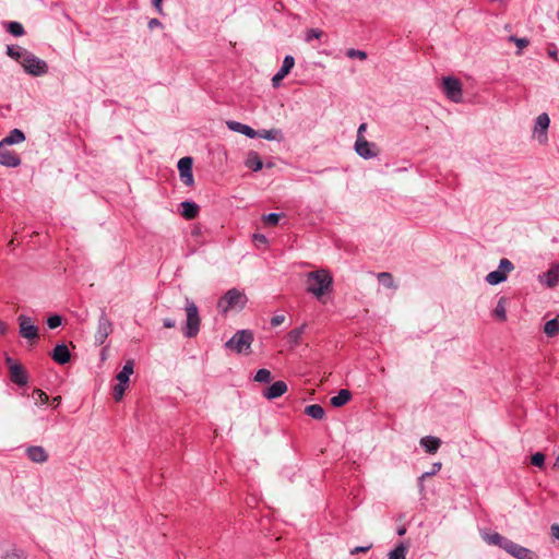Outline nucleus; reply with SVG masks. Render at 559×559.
Listing matches in <instances>:
<instances>
[{"label":"nucleus","instance_id":"obj_1","mask_svg":"<svg viewBox=\"0 0 559 559\" xmlns=\"http://www.w3.org/2000/svg\"><path fill=\"white\" fill-rule=\"evenodd\" d=\"M307 292L320 299L328 293L333 284V278L325 270H318L307 274Z\"/></svg>","mask_w":559,"mask_h":559},{"label":"nucleus","instance_id":"obj_2","mask_svg":"<svg viewBox=\"0 0 559 559\" xmlns=\"http://www.w3.org/2000/svg\"><path fill=\"white\" fill-rule=\"evenodd\" d=\"M247 304V296L245 293L231 288L225 293L224 296L218 300L217 307L223 313H227L230 310L238 309L241 310L245 308Z\"/></svg>","mask_w":559,"mask_h":559},{"label":"nucleus","instance_id":"obj_3","mask_svg":"<svg viewBox=\"0 0 559 559\" xmlns=\"http://www.w3.org/2000/svg\"><path fill=\"white\" fill-rule=\"evenodd\" d=\"M185 310H186L187 319H186L185 326L182 328V332H183L185 336L192 338V337L197 336V334L200 331L201 320H200V316H199V309L193 301H191L187 298Z\"/></svg>","mask_w":559,"mask_h":559},{"label":"nucleus","instance_id":"obj_4","mask_svg":"<svg viewBox=\"0 0 559 559\" xmlns=\"http://www.w3.org/2000/svg\"><path fill=\"white\" fill-rule=\"evenodd\" d=\"M134 361L132 359L127 360L122 369L116 376L118 383L114 386L112 395L115 401L119 402L128 388L130 376L133 373Z\"/></svg>","mask_w":559,"mask_h":559},{"label":"nucleus","instance_id":"obj_5","mask_svg":"<svg viewBox=\"0 0 559 559\" xmlns=\"http://www.w3.org/2000/svg\"><path fill=\"white\" fill-rule=\"evenodd\" d=\"M21 66L26 73L33 76H41L48 72V64L43 59L28 51L24 53Z\"/></svg>","mask_w":559,"mask_h":559},{"label":"nucleus","instance_id":"obj_6","mask_svg":"<svg viewBox=\"0 0 559 559\" xmlns=\"http://www.w3.org/2000/svg\"><path fill=\"white\" fill-rule=\"evenodd\" d=\"M253 342V334L248 330H240L228 340L225 346L236 353H243L248 350Z\"/></svg>","mask_w":559,"mask_h":559},{"label":"nucleus","instance_id":"obj_7","mask_svg":"<svg viewBox=\"0 0 559 559\" xmlns=\"http://www.w3.org/2000/svg\"><path fill=\"white\" fill-rule=\"evenodd\" d=\"M513 263L509 259L503 258L499 262L498 270L488 273L485 280L490 285H498L507 281L508 274L513 271Z\"/></svg>","mask_w":559,"mask_h":559},{"label":"nucleus","instance_id":"obj_8","mask_svg":"<svg viewBox=\"0 0 559 559\" xmlns=\"http://www.w3.org/2000/svg\"><path fill=\"white\" fill-rule=\"evenodd\" d=\"M19 333L20 335L31 342H35L38 338V328L34 324L31 317L21 314L17 318Z\"/></svg>","mask_w":559,"mask_h":559},{"label":"nucleus","instance_id":"obj_9","mask_svg":"<svg viewBox=\"0 0 559 559\" xmlns=\"http://www.w3.org/2000/svg\"><path fill=\"white\" fill-rule=\"evenodd\" d=\"M443 92L445 96L454 103H460L462 100V84L453 76H447L443 79Z\"/></svg>","mask_w":559,"mask_h":559},{"label":"nucleus","instance_id":"obj_10","mask_svg":"<svg viewBox=\"0 0 559 559\" xmlns=\"http://www.w3.org/2000/svg\"><path fill=\"white\" fill-rule=\"evenodd\" d=\"M550 119L546 112L540 114L534 126V136L537 139L539 144H545L548 141L547 131L549 128Z\"/></svg>","mask_w":559,"mask_h":559},{"label":"nucleus","instance_id":"obj_11","mask_svg":"<svg viewBox=\"0 0 559 559\" xmlns=\"http://www.w3.org/2000/svg\"><path fill=\"white\" fill-rule=\"evenodd\" d=\"M111 332H112V323L106 317V314L104 312H102V314L98 319V325H97V330H96V333L94 336L95 344L103 345Z\"/></svg>","mask_w":559,"mask_h":559},{"label":"nucleus","instance_id":"obj_12","mask_svg":"<svg viewBox=\"0 0 559 559\" xmlns=\"http://www.w3.org/2000/svg\"><path fill=\"white\" fill-rule=\"evenodd\" d=\"M537 280L542 285L555 288L559 284V262L551 263L549 270L540 273Z\"/></svg>","mask_w":559,"mask_h":559},{"label":"nucleus","instance_id":"obj_13","mask_svg":"<svg viewBox=\"0 0 559 559\" xmlns=\"http://www.w3.org/2000/svg\"><path fill=\"white\" fill-rule=\"evenodd\" d=\"M192 164L193 159L190 156L182 157L178 162L180 179L188 187H191L194 183Z\"/></svg>","mask_w":559,"mask_h":559},{"label":"nucleus","instance_id":"obj_14","mask_svg":"<svg viewBox=\"0 0 559 559\" xmlns=\"http://www.w3.org/2000/svg\"><path fill=\"white\" fill-rule=\"evenodd\" d=\"M355 151L365 159H370L378 155L376 144L367 141L366 139H356Z\"/></svg>","mask_w":559,"mask_h":559},{"label":"nucleus","instance_id":"obj_15","mask_svg":"<svg viewBox=\"0 0 559 559\" xmlns=\"http://www.w3.org/2000/svg\"><path fill=\"white\" fill-rule=\"evenodd\" d=\"M0 164L7 167H17L21 164L19 155L2 142H0Z\"/></svg>","mask_w":559,"mask_h":559},{"label":"nucleus","instance_id":"obj_16","mask_svg":"<svg viewBox=\"0 0 559 559\" xmlns=\"http://www.w3.org/2000/svg\"><path fill=\"white\" fill-rule=\"evenodd\" d=\"M504 551L516 559H538V556L533 550L523 547L512 540H510Z\"/></svg>","mask_w":559,"mask_h":559},{"label":"nucleus","instance_id":"obj_17","mask_svg":"<svg viewBox=\"0 0 559 559\" xmlns=\"http://www.w3.org/2000/svg\"><path fill=\"white\" fill-rule=\"evenodd\" d=\"M295 66V59L293 56H286L284 58L283 64L278 72L272 78V85L274 87H278L282 80L290 72V70Z\"/></svg>","mask_w":559,"mask_h":559},{"label":"nucleus","instance_id":"obj_18","mask_svg":"<svg viewBox=\"0 0 559 559\" xmlns=\"http://www.w3.org/2000/svg\"><path fill=\"white\" fill-rule=\"evenodd\" d=\"M287 391V384L284 381H276L263 390L262 395L266 400H274L282 396Z\"/></svg>","mask_w":559,"mask_h":559},{"label":"nucleus","instance_id":"obj_19","mask_svg":"<svg viewBox=\"0 0 559 559\" xmlns=\"http://www.w3.org/2000/svg\"><path fill=\"white\" fill-rule=\"evenodd\" d=\"M27 457L34 463H45L48 460V454L43 447L32 445L26 449Z\"/></svg>","mask_w":559,"mask_h":559},{"label":"nucleus","instance_id":"obj_20","mask_svg":"<svg viewBox=\"0 0 559 559\" xmlns=\"http://www.w3.org/2000/svg\"><path fill=\"white\" fill-rule=\"evenodd\" d=\"M481 537L487 544L498 546V547L502 548L503 550H506L507 546L509 545V543L511 540L496 532L495 533H483Z\"/></svg>","mask_w":559,"mask_h":559},{"label":"nucleus","instance_id":"obj_21","mask_svg":"<svg viewBox=\"0 0 559 559\" xmlns=\"http://www.w3.org/2000/svg\"><path fill=\"white\" fill-rule=\"evenodd\" d=\"M70 350L64 344H58L53 348L51 358L59 365H66L70 361Z\"/></svg>","mask_w":559,"mask_h":559},{"label":"nucleus","instance_id":"obj_22","mask_svg":"<svg viewBox=\"0 0 559 559\" xmlns=\"http://www.w3.org/2000/svg\"><path fill=\"white\" fill-rule=\"evenodd\" d=\"M11 380L17 385H25L27 383V374L21 365H10Z\"/></svg>","mask_w":559,"mask_h":559},{"label":"nucleus","instance_id":"obj_23","mask_svg":"<svg viewBox=\"0 0 559 559\" xmlns=\"http://www.w3.org/2000/svg\"><path fill=\"white\" fill-rule=\"evenodd\" d=\"M227 127L229 130L245 134L250 139H254L258 135V132L254 129L238 121H227Z\"/></svg>","mask_w":559,"mask_h":559},{"label":"nucleus","instance_id":"obj_24","mask_svg":"<svg viewBox=\"0 0 559 559\" xmlns=\"http://www.w3.org/2000/svg\"><path fill=\"white\" fill-rule=\"evenodd\" d=\"M419 443L427 453L435 454L441 445V440L433 436H426L420 439Z\"/></svg>","mask_w":559,"mask_h":559},{"label":"nucleus","instance_id":"obj_25","mask_svg":"<svg viewBox=\"0 0 559 559\" xmlns=\"http://www.w3.org/2000/svg\"><path fill=\"white\" fill-rule=\"evenodd\" d=\"M0 557L2 559H26V554L23 549L12 545L7 549H1Z\"/></svg>","mask_w":559,"mask_h":559},{"label":"nucleus","instance_id":"obj_26","mask_svg":"<svg viewBox=\"0 0 559 559\" xmlns=\"http://www.w3.org/2000/svg\"><path fill=\"white\" fill-rule=\"evenodd\" d=\"M181 215L186 219H193L199 213V206L194 202L183 201L181 204Z\"/></svg>","mask_w":559,"mask_h":559},{"label":"nucleus","instance_id":"obj_27","mask_svg":"<svg viewBox=\"0 0 559 559\" xmlns=\"http://www.w3.org/2000/svg\"><path fill=\"white\" fill-rule=\"evenodd\" d=\"M304 331H305V324L288 332L287 343L289 344L290 349H293L299 345L302 334H304Z\"/></svg>","mask_w":559,"mask_h":559},{"label":"nucleus","instance_id":"obj_28","mask_svg":"<svg viewBox=\"0 0 559 559\" xmlns=\"http://www.w3.org/2000/svg\"><path fill=\"white\" fill-rule=\"evenodd\" d=\"M352 393L349 390L342 389L338 393L331 399V405L334 407H341L349 402Z\"/></svg>","mask_w":559,"mask_h":559},{"label":"nucleus","instance_id":"obj_29","mask_svg":"<svg viewBox=\"0 0 559 559\" xmlns=\"http://www.w3.org/2000/svg\"><path fill=\"white\" fill-rule=\"evenodd\" d=\"M246 166L253 171H259L263 167V163L257 152H250L246 159Z\"/></svg>","mask_w":559,"mask_h":559},{"label":"nucleus","instance_id":"obj_30","mask_svg":"<svg viewBox=\"0 0 559 559\" xmlns=\"http://www.w3.org/2000/svg\"><path fill=\"white\" fill-rule=\"evenodd\" d=\"M257 138H262L269 141H281L283 139L282 131L280 129L260 130L257 131Z\"/></svg>","mask_w":559,"mask_h":559},{"label":"nucleus","instance_id":"obj_31","mask_svg":"<svg viewBox=\"0 0 559 559\" xmlns=\"http://www.w3.org/2000/svg\"><path fill=\"white\" fill-rule=\"evenodd\" d=\"M25 140L24 133L19 129L10 131L9 135L5 136L1 142L7 145L19 144Z\"/></svg>","mask_w":559,"mask_h":559},{"label":"nucleus","instance_id":"obj_32","mask_svg":"<svg viewBox=\"0 0 559 559\" xmlns=\"http://www.w3.org/2000/svg\"><path fill=\"white\" fill-rule=\"evenodd\" d=\"M305 414L313 419L321 420L324 417L325 412L321 405L311 404V405L306 406Z\"/></svg>","mask_w":559,"mask_h":559},{"label":"nucleus","instance_id":"obj_33","mask_svg":"<svg viewBox=\"0 0 559 559\" xmlns=\"http://www.w3.org/2000/svg\"><path fill=\"white\" fill-rule=\"evenodd\" d=\"M409 546L404 542L400 543L388 554V559H405Z\"/></svg>","mask_w":559,"mask_h":559},{"label":"nucleus","instance_id":"obj_34","mask_svg":"<svg viewBox=\"0 0 559 559\" xmlns=\"http://www.w3.org/2000/svg\"><path fill=\"white\" fill-rule=\"evenodd\" d=\"M28 50H26L25 48H22L20 46H14V45H9L7 47V53L9 57H11L12 59L19 61L20 63H22V60L24 59V53H27Z\"/></svg>","mask_w":559,"mask_h":559},{"label":"nucleus","instance_id":"obj_35","mask_svg":"<svg viewBox=\"0 0 559 559\" xmlns=\"http://www.w3.org/2000/svg\"><path fill=\"white\" fill-rule=\"evenodd\" d=\"M544 332L547 336L554 337L559 333V321L558 319H551L544 325Z\"/></svg>","mask_w":559,"mask_h":559},{"label":"nucleus","instance_id":"obj_36","mask_svg":"<svg viewBox=\"0 0 559 559\" xmlns=\"http://www.w3.org/2000/svg\"><path fill=\"white\" fill-rule=\"evenodd\" d=\"M493 316L496 318H498L499 320L501 321H506L507 319V310H506V298L504 297H501L498 302H497V306L493 310Z\"/></svg>","mask_w":559,"mask_h":559},{"label":"nucleus","instance_id":"obj_37","mask_svg":"<svg viewBox=\"0 0 559 559\" xmlns=\"http://www.w3.org/2000/svg\"><path fill=\"white\" fill-rule=\"evenodd\" d=\"M378 281L380 284H382L384 287L388 288H396L394 285L393 276L391 273L388 272H381L378 274Z\"/></svg>","mask_w":559,"mask_h":559},{"label":"nucleus","instance_id":"obj_38","mask_svg":"<svg viewBox=\"0 0 559 559\" xmlns=\"http://www.w3.org/2000/svg\"><path fill=\"white\" fill-rule=\"evenodd\" d=\"M272 380L271 371L267 369H259L254 376V381L269 383Z\"/></svg>","mask_w":559,"mask_h":559},{"label":"nucleus","instance_id":"obj_39","mask_svg":"<svg viewBox=\"0 0 559 559\" xmlns=\"http://www.w3.org/2000/svg\"><path fill=\"white\" fill-rule=\"evenodd\" d=\"M7 29L13 36H22L25 33L23 25L21 23H19V22H10V23H8Z\"/></svg>","mask_w":559,"mask_h":559},{"label":"nucleus","instance_id":"obj_40","mask_svg":"<svg viewBox=\"0 0 559 559\" xmlns=\"http://www.w3.org/2000/svg\"><path fill=\"white\" fill-rule=\"evenodd\" d=\"M323 36V32L319 28H309L305 34V40L307 43L312 41L313 39H320Z\"/></svg>","mask_w":559,"mask_h":559},{"label":"nucleus","instance_id":"obj_41","mask_svg":"<svg viewBox=\"0 0 559 559\" xmlns=\"http://www.w3.org/2000/svg\"><path fill=\"white\" fill-rule=\"evenodd\" d=\"M509 40L513 41L518 47V55L522 53V50L528 46L530 40L527 38H518L515 36H510Z\"/></svg>","mask_w":559,"mask_h":559},{"label":"nucleus","instance_id":"obj_42","mask_svg":"<svg viewBox=\"0 0 559 559\" xmlns=\"http://www.w3.org/2000/svg\"><path fill=\"white\" fill-rule=\"evenodd\" d=\"M32 396L35 400L36 404L39 403L41 405L46 404L48 402V400H49L48 395L44 391H41L39 389H35L33 391Z\"/></svg>","mask_w":559,"mask_h":559},{"label":"nucleus","instance_id":"obj_43","mask_svg":"<svg viewBox=\"0 0 559 559\" xmlns=\"http://www.w3.org/2000/svg\"><path fill=\"white\" fill-rule=\"evenodd\" d=\"M531 463L534 466L543 467L545 463V455L540 452H537L531 456Z\"/></svg>","mask_w":559,"mask_h":559},{"label":"nucleus","instance_id":"obj_44","mask_svg":"<svg viewBox=\"0 0 559 559\" xmlns=\"http://www.w3.org/2000/svg\"><path fill=\"white\" fill-rule=\"evenodd\" d=\"M442 467V464L440 462H436L432 464V468L430 469V472H425L420 477H419V480H424L425 478L427 477H431L433 476L435 474H437Z\"/></svg>","mask_w":559,"mask_h":559},{"label":"nucleus","instance_id":"obj_45","mask_svg":"<svg viewBox=\"0 0 559 559\" xmlns=\"http://www.w3.org/2000/svg\"><path fill=\"white\" fill-rule=\"evenodd\" d=\"M346 56L348 58H358L360 60H365L367 58V53L362 50H357V49H354V48H350L347 50L346 52Z\"/></svg>","mask_w":559,"mask_h":559},{"label":"nucleus","instance_id":"obj_46","mask_svg":"<svg viewBox=\"0 0 559 559\" xmlns=\"http://www.w3.org/2000/svg\"><path fill=\"white\" fill-rule=\"evenodd\" d=\"M61 323H62V319L58 314L51 316L47 320V325L49 326V329H56L59 325H61Z\"/></svg>","mask_w":559,"mask_h":559},{"label":"nucleus","instance_id":"obj_47","mask_svg":"<svg viewBox=\"0 0 559 559\" xmlns=\"http://www.w3.org/2000/svg\"><path fill=\"white\" fill-rule=\"evenodd\" d=\"M281 215L277 213H270L264 216V222L270 225H276L280 221Z\"/></svg>","mask_w":559,"mask_h":559},{"label":"nucleus","instance_id":"obj_48","mask_svg":"<svg viewBox=\"0 0 559 559\" xmlns=\"http://www.w3.org/2000/svg\"><path fill=\"white\" fill-rule=\"evenodd\" d=\"M372 548V544H369L367 546H357L350 550L352 555H356L359 552H367Z\"/></svg>","mask_w":559,"mask_h":559},{"label":"nucleus","instance_id":"obj_49","mask_svg":"<svg viewBox=\"0 0 559 559\" xmlns=\"http://www.w3.org/2000/svg\"><path fill=\"white\" fill-rule=\"evenodd\" d=\"M285 321L284 314H276L271 319V325L272 326H278Z\"/></svg>","mask_w":559,"mask_h":559},{"label":"nucleus","instance_id":"obj_50","mask_svg":"<svg viewBox=\"0 0 559 559\" xmlns=\"http://www.w3.org/2000/svg\"><path fill=\"white\" fill-rule=\"evenodd\" d=\"M163 24L162 22L158 20V19H151L147 23V27L152 31L154 28H157V27H162Z\"/></svg>","mask_w":559,"mask_h":559},{"label":"nucleus","instance_id":"obj_51","mask_svg":"<svg viewBox=\"0 0 559 559\" xmlns=\"http://www.w3.org/2000/svg\"><path fill=\"white\" fill-rule=\"evenodd\" d=\"M163 325L164 328L166 329H173L176 326V320L175 319H171V318H166L164 319L163 321Z\"/></svg>","mask_w":559,"mask_h":559},{"label":"nucleus","instance_id":"obj_52","mask_svg":"<svg viewBox=\"0 0 559 559\" xmlns=\"http://www.w3.org/2000/svg\"><path fill=\"white\" fill-rule=\"evenodd\" d=\"M152 4H153V7L156 9V11L159 14H164V12H163V0H153Z\"/></svg>","mask_w":559,"mask_h":559},{"label":"nucleus","instance_id":"obj_53","mask_svg":"<svg viewBox=\"0 0 559 559\" xmlns=\"http://www.w3.org/2000/svg\"><path fill=\"white\" fill-rule=\"evenodd\" d=\"M367 129V124L366 123H361L359 127H358V130H357V139H365L364 136V133Z\"/></svg>","mask_w":559,"mask_h":559},{"label":"nucleus","instance_id":"obj_54","mask_svg":"<svg viewBox=\"0 0 559 559\" xmlns=\"http://www.w3.org/2000/svg\"><path fill=\"white\" fill-rule=\"evenodd\" d=\"M253 239L254 241H257L258 243H266L267 242V239L264 235L262 234H254L253 235Z\"/></svg>","mask_w":559,"mask_h":559},{"label":"nucleus","instance_id":"obj_55","mask_svg":"<svg viewBox=\"0 0 559 559\" xmlns=\"http://www.w3.org/2000/svg\"><path fill=\"white\" fill-rule=\"evenodd\" d=\"M550 530H551L552 536L556 537L557 539H559V525L552 524Z\"/></svg>","mask_w":559,"mask_h":559},{"label":"nucleus","instance_id":"obj_56","mask_svg":"<svg viewBox=\"0 0 559 559\" xmlns=\"http://www.w3.org/2000/svg\"><path fill=\"white\" fill-rule=\"evenodd\" d=\"M61 403V396H55L52 399V405L57 407Z\"/></svg>","mask_w":559,"mask_h":559},{"label":"nucleus","instance_id":"obj_57","mask_svg":"<svg viewBox=\"0 0 559 559\" xmlns=\"http://www.w3.org/2000/svg\"><path fill=\"white\" fill-rule=\"evenodd\" d=\"M397 534H399L400 536L405 535V534H406V527H405V526H401V527H399V528H397Z\"/></svg>","mask_w":559,"mask_h":559},{"label":"nucleus","instance_id":"obj_58","mask_svg":"<svg viewBox=\"0 0 559 559\" xmlns=\"http://www.w3.org/2000/svg\"><path fill=\"white\" fill-rule=\"evenodd\" d=\"M5 362L9 367L10 365L15 364L11 357H7Z\"/></svg>","mask_w":559,"mask_h":559},{"label":"nucleus","instance_id":"obj_59","mask_svg":"<svg viewBox=\"0 0 559 559\" xmlns=\"http://www.w3.org/2000/svg\"><path fill=\"white\" fill-rule=\"evenodd\" d=\"M549 56L556 59L557 58V51L556 50H554V51L550 50L549 51Z\"/></svg>","mask_w":559,"mask_h":559},{"label":"nucleus","instance_id":"obj_60","mask_svg":"<svg viewBox=\"0 0 559 559\" xmlns=\"http://www.w3.org/2000/svg\"><path fill=\"white\" fill-rule=\"evenodd\" d=\"M556 463L559 466V456L557 457Z\"/></svg>","mask_w":559,"mask_h":559}]
</instances>
